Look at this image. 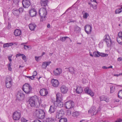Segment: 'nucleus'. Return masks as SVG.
<instances>
[{
    "mask_svg": "<svg viewBox=\"0 0 122 122\" xmlns=\"http://www.w3.org/2000/svg\"><path fill=\"white\" fill-rule=\"evenodd\" d=\"M29 102L31 106L39 107L40 106L38 98L36 96L31 97L29 100Z\"/></svg>",
    "mask_w": 122,
    "mask_h": 122,
    "instance_id": "f257e3e1",
    "label": "nucleus"
},
{
    "mask_svg": "<svg viewBox=\"0 0 122 122\" xmlns=\"http://www.w3.org/2000/svg\"><path fill=\"white\" fill-rule=\"evenodd\" d=\"M34 114L36 117L41 119H43L45 116V113L44 110L41 109H36Z\"/></svg>",
    "mask_w": 122,
    "mask_h": 122,
    "instance_id": "f03ea898",
    "label": "nucleus"
},
{
    "mask_svg": "<svg viewBox=\"0 0 122 122\" xmlns=\"http://www.w3.org/2000/svg\"><path fill=\"white\" fill-rule=\"evenodd\" d=\"M32 87L28 83L25 84L22 87V90L27 94L32 93Z\"/></svg>",
    "mask_w": 122,
    "mask_h": 122,
    "instance_id": "7ed1b4c3",
    "label": "nucleus"
},
{
    "mask_svg": "<svg viewBox=\"0 0 122 122\" xmlns=\"http://www.w3.org/2000/svg\"><path fill=\"white\" fill-rule=\"evenodd\" d=\"M39 14L41 17V20L42 21L44 20L47 14V12L46 8H41L39 11Z\"/></svg>",
    "mask_w": 122,
    "mask_h": 122,
    "instance_id": "20e7f679",
    "label": "nucleus"
},
{
    "mask_svg": "<svg viewBox=\"0 0 122 122\" xmlns=\"http://www.w3.org/2000/svg\"><path fill=\"white\" fill-rule=\"evenodd\" d=\"M13 80L12 78L10 76H7L6 78L5 81V85L7 88H10L12 86L13 84Z\"/></svg>",
    "mask_w": 122,
    "mask_h": 122,
    "instance_id": "39448f33",
    "label": "nucleus"
},
{
    "mask_svg": "<svg viewBox=\"0 0 122 122\" xmlns=\"http://www.w3.org/2000/svg\"><path fill=\"white\" fill-rule=\"evenodd\" d=\"M21 111L17 110L14 112L13 114V118L15 120H18L20 118Z\"/></svg>",
    "mask_w": 122,
    "mask_h": 122,
    "instance_id": "423d86ee",
    "label": "nucleus"
},
{
    "mask_svg": "<svg viewBox=\"0 0 122 122\" xmlns=\"http://www.w3.org/2000/svg\"><path fill=\"white\" fill-rule=\"evenodd\" d=\"M66 108L68 109L73 108L74 106V102L71 101H69L66 102L65 104Z\"/></svg>",
    "mask_w": 122,
    "mask_h": 122,
    "instance_id": "0eeeda50",
    "label": "nucleus"
},
{
    "mask_svg": "<svg viewBox=\"0 0 122 122\" xmlns=\"http://www.w3.org/2000/svg\"><path fill=\"white\" fill-rule=\"evenodd\" d=\"M104 41H106L108 46H110L111 44V41L109 36L106 35L104 36Z\"/></svg>",
    "mask_w": 122,
    "mask_h": 122,
    "instance_id": "6e6552de",
    "label": "nucleus"
},
{
    "mask_svg": "<svg viewBox=\"0 0 122 122\" xmlns=\"http://www.w3.org/2000/svg\"><path fill=\"white\" fill-rule=\"evenodd\" d=\"M22 4L23 7L25 8H28L30 5V2L29 0H23Z\"/></svg>",
    "mask_w": 122,
    "mask_h": 122,
    "instance_id": "1a4fd4ad",
    "label": "nucleus"
},
{
    "mask_svg": "<svg viewBox=\"0 0 122 122\" xmlns=\"http://www.w3.org/2000/svg\"><path fill=\"white\" fill-rule=\"evenodd\" d=\"M64 112L62 110H61L58 112L56 114V119H59L61 117L64 115Z\"/></svg>",
    "mask_w": 122,
    "mask_h": 122,
    "instance_id": "9d476101",
    "label": "nucleus"
},
{
    "mask_svg": "<svg viewBox=\"0 0 122 122\" xmlns=\"http://www.w3.org/2000/svg\"><path fill=\"white\" fill-rule=\"evenodd\" d=\"M84 91L85 93L90 95L92 97H93L94 96V93L88 87L86 88L85 89Z\"/></svg>",
    "mask_w": 122,
    "mask_h": 122,
    "instance_id": "9b49d317",
    "label": "nucleus"
},
{
    "mask_svg": "<svg viewBox=\"0 0 122 122\" xmlns=\"http://www.w3.org/2000/svg\"><path fill=\"white\" fill-rule=\"evenodd\" d=\"M92 26L89 25H87L85 26V30L86 32L88 34L91 33L92 31Z\"/></svg>",
    "mask_w": 122,
    "mask_h": 122,
    "instance_id": "f8f14e48",
    "label": "nucleus"
},
{
    "mask_svg": "<svg viewBox=\"0 0 122 122\" xmlns=\"http://www.w3.org/2000/svg\"><path fill=\"white\" fill-rule=\"evenodd\" d=\"M60 89L61 92L63 94L66 93L68 90V87L64 85L61 86Z\"/></svg>",
    "mask_w": 122,
    "mask_h": 122,
    "instance_id": "ddd939ff",
    "label": "nucleus"
},
{
    "mask_svg": "<svg viewBox=\"0 0 122 122\" xmlns=\"http://www.w3.org/2000/svg\"><path fill=\"white\" fill-rule=\"evenodd\" d=\"M96 107H92L88 111V113L91 114L92 115H93L95 114L98 112L97 111L96 112Z\"/></svg>",
    "mask_w": 122,
    "mask_h": 122,
    "instance_id": "4468645a",
    "label": "nucleus"
},
{
    "mask_svg": "<svg viewBox=\"0 0 122 122\" xmlns=\"http://www.w3.org/2000/svg\"><path fill=\"white\" fill-rule=\"evenodd\" d=\"M40 93L41 95L43 96H45L48 94V92L46 89L43 88L40 90Z\"/></svg>",
    "mask_w": 122,
    "mask_h": 122,
    "instance_id": "2eb2a0df",
    "label": "nucleus"
},
{
    "mask_svg": "<svg viewBox=\"0 0 122 122\" xmlns=\"http://www.w3.org/2000/svg\"><path fill=\"white\" fill-rule=\"evenodd\" d=\"M51 83L52 86L55 87H58L59 85V83L58 80L54 79L52 80Z\"/></svg>",
    "mask_w": 122,
    "mask_h": 122,
    "instance_id": "dca6fc26",
    "label": "nucleus"
},
{
    "mask_svg": "<svg viewBox=\"0 0 122 122\" xmlns=\"http://www.w3.org/2000/svg\"><path fill=\"white\" fill-rule=\"evenodd\" d=\"M48 3V0H41L40 1V4L42 7H46L47 6Z\"/></svg>",
    "mask_w": 122,
    "mask_h": 122,
    "instance_id": "f3484780",
    "label": "nucleus"
},
{
    "mask_svg": "<svg viewBox=\"0 0 122 122\" xmlns=\"http://www.w3.org/2000/svg\"><path fill=\"white\" fill-rule=\"evenodd\" d=\"M24 95L23 93L18 92L17 93V99L21 101L23 99Z\"/></svg>",
    "mask_w": 122,
    "mask_h": 122,
    "instance_id": "a211bd4d",
    "label": "nucleus"
},
{
    "mask_svg": "<svg viewBox=\"0 0 122 122\" xmlns=\"http://www.w3.org/2000/svg\"><path fill=\"white\" fill-rule=\"evenodd\" d=\"M62 72L61 69L59 68H56L54 71V73L55 76H58Z\"/></svg>",
    "mask_w": 122,
    "mask_h": 122,
    "instance_id": "6ab92c4d",
    "label": "nucleus"
},
{
    "mask_svg": "<svg viewBox=\"0 0 122 122\" xmlns=\"http://www.w3.org/2000/svg\"><path fill=\"white\" fill-rule=\"evenodd\" d=\"M51 63V62L50 61L43 62L42 65V68L43 69H46L47 66L49 65Z\"/></svg>",
    "mask_w": 122,
    "mask_h": 122,
    "instance_id": "aec40b11",
    "label": "nucleus"
},
{
    "mask_svg": "<svg viewBox=\"0 0 122 122\" xmlns=\"http://www.w3.org/2000/svg\"><path fill=\"white\" fill-rule=\"evenodd\" d=\"M55 104H54V105L50 106V109L49 110V112L50 113H53L55 111L56 109V107L55 106Z\"/></svg>",
    "mask_w": 122,
    "mask_h": 122,
    "instance_id": "412c9836",
    "label": "nucleus"
},
{
    "mask_svg": "<svg viewBox=\"0 0 122 122\" xmlns=\"http://www.w3.org/2000/svg\"><path fill=\"white\" fill-rule=\"evenodd\" d=\"M29 13L30 16L32 17L35 16L37 13L36 10L34 9L30 10L29 11Z\"/></svg>",
    "mask_w": 122,
    "mask_h": 122,
    "instance_id": "4be33fe9",
    "label": "nucleus"
},
{
    "mask_svg": "<svg viewBox=\"0 0 122 122\" xmlns=\"http://www.w3.org/2000/svg\"><path fill=\"white\" fill-rule=\"evenodd\" d=\"M14 33L15 35L16 36H19L21 34V31L20 30L16 29L15 30Z\"/></svg>",
    "mask_w": 122,
    "mask_h": 122,
    "instance_id": "5701e85b",
    "label": "nucleus"
},
{
    "mask_svg": "<svg viewBox=\"0 0 122 122\" xmlns=\"http://www.w3.org/2000/svg\"><path fill=\"white\" fill-rule=\"evenodd\" d=\"M54 104L55 106L58 107H61L63 106V104L61 101H56Z\"/></svg>",
    "mask_w": 122,
    "mask_h": 122,
    "instance_id": "b1692460",
    "label": "nucleus"
},
{
    "mask_svg": "<svg viewBox=\"0 0 122 122\" xmlns=\"http://www.w3.org/2000/svg\"><path fill=\"white\" fill-rule=\"evenodd\" d=\"M111 84H112V85H111L110 86V92L111 93H113L115 90V85H116L114 84L111 83Z\"/></svg>",
    "mask_w": 122,
    "mask_h": 122,
    "instance_id": "393cba45",
    "label": "nucleus"
},
{
    "mask_svg": "<svg viewBox=\"0 0 122 122\" xmlns=\"http://www.w3.org/2000/svg\"><path fill=\"white\" fill-rule=\"evenodd\" d=\"M56 101H59L62 100V96L61 94L57 93L56 94Z\"/></svg>",
    "mask_w": 122,
    "mask_h": 122,
    "instance_id": "a878e982",
    "label": "nucleus"
},
{
    "mask_svg": "<svg viewBox=\"0 0 122 122\" xmlns=\"http://www.w3.org/2000/svg\"><path fill=\"white\" fill-rule=\"evenodd\" d=\"M82 88L81 86H77L76 89V92L77 93H80L82 92Z\"/></svg>",
    "mask_w": 122,
    "mask_h": 122,
    "instance_id": "bb28decb",
    "label": "nucleus"
},
{
    "mask_svg": "<svg viewBox=\"0 0 122 122\" xmlns=\"http://www.w3.org/2000/svg\"><path fill=\"white\" fill-rule=\"evenodd\" d=\"M36 26V25L34 23H32L29 25L30 29L31 30H34Z\"/></svg>",
    "mask_w": 122,
    "mask_h": 122,
    "instance_id": "cd10ccee",
    "label": "nucleus"
},
{
    "mask_svg": "<svg viewBox=\"0 0 122 122\" xmlns=\"http://www.w3.org/2000/svg\"><path fill=\"white\" fill-rule=\"evenodd\" d=\"M74 32L76 33H78L80 32L81 28L78 26H74Z\"/></svg>",
    "mask_w": 122,
    "mask_h": 122,
    "instance_id": "c85d7f7f",
    "label": "nucleus"
},
{
    "mask_svg": "<svg viewBox=\"0 0 122 122\" xmlns=\"http://www.w3.org/2000/svg\"><path fill=\"white\" fill-rule=\"evenodd\" d=\"M100 99L101 101H104L107 102H109V98H107L106 97L102 96L100 97Z\"/></svg>",
    "mask_w": 122,
    "mask_h": 122,
    "instance_id": "c756f323",
    "label": "nucleus"
},
{
    "mask_svg": "<svg viewBox=\"0 0 122 122\" xmlns=\"http://www.w3.org/2000/svg\"><path fill=\"white\" fill-rule=\"evenodd\" d=\"M66 69H67L68 71H69L72 74H75V70H74V68L72 67H70L69 68H66Z\"/></svg>",
    "mask_w": 122,
    "mask_h": 122,
    "instance_id": "7c9ffc66",
    "label": "nucleus"
},
{
    "mask_svg": "<svg viewBox=\"0 0 122 122\" xmlns=\"http://www.w3.org/2000/svg\"><path fill=\"white\" fill-rule=\"evenodd\" d=\"M13 45L12 43H5L3 44V47L4 48L7 47H9L10 46H11Z\"/></svg>",
    "mask_w": 122,
    "mask_h": 122,
    "instance_id": "2f4dec72",
    "label": "nucleus"
},
{
    "mask_svg": "<svg viewBox=\"0 0 122 122\" xmlns=\"http://www.w3.org/2000/svg\"><path fill=\"white\" fill-rule=\"evenodd\" d=\"M122 11V5L121 8H118L116 9L115 11V13L116 14H118Z\"/></svg>",
    "mask_w": 122,
    "mask_h": 122,
    "instance_id": "473e14b6",
    "label": "nucleus"
},
{
    "mask_svg": "<svg viewBox=\"0 0 122 122\" xmlns=\"http://www.w3.org/2000/svg\"><path fill=\"white\" fill-rule=\"evenodd\" d=\"M67 119L65 117H63L60 119L59 121V122H67Z\"/></svg>",
    "mask_w": 122,
    "mask_h": 122,
    "instance_id": "72a5a7b5",
    "label": "nucleus"
},
{
    "mask_svg": "<svg viewBox=\"0 0 122 122\" xmlns=\"http://www.w3.org/2000/svg\"><path fill=\"white\" fill-rule=\"evenodd\" d=\"M117 41L119 44L122 45V37H117Z\"/></svg>",
    "mask_w": 122,
    "mask_h": 122,
    "instance_id": "f704fd0d",
    "label": "nucleus"
},
{
    "mask_svg": "<svg viewBox=\"0 0 122 122\" xmlns=\"http://www.w3.org/2000/svg\"><path fill=\"white\" fill-rule=\"evenodd\" d=\"M13 13L16 16L19 15V13L18 10H13Z\"/></svg>",
    "mask_w": 122,
    "mask_h": 122,
    "instance_id": "c9c22d12",
    "label": "nucleus"
},
{
    "mask_svg": "<svg viewBox=\"0 0 122 122\" xmlns=\"http://www.w3.org/2000/svg\"><path fill=\"white\" fill-rule=\"evenodd\" d=\"M99 52L98 51L94 52L93 53V56L96 57H99Z\"/></svg>",
    "mask_w": 122,
    "mask_h": 122,
    "instance_id": "e433bc0d",
    "label": "nucleus"
},
{
    "mask_svg": "<svg viewBox=\"0 0 122 122\" xmlns=\"http://www.w3.org/2000/svg\"><path fill=\"white\" fill-rule=\"evenodd\" d=\"M118 97L121 99H122V89L119 91L118 94Z\"/></svg>",
    "mask_w": 122,
    "mask_h": 122,
    "instance_id": "4c0bfd02",
    "label": "nucleus"
},
{
    "mask_svg": "<svg viewBox=\"0 0 122 122\" xmlns=\"http://www.w3.org/2000/svg\"><path fill=\"white\" fill-rule=\"evenodd\" d=\"M72 114L73 116L75 117H76L79 114L78 112L77 111H75L74 112H73Z\"/></svg>",
    "mask_w": 122,
    "mask_h": 122,
    "instance_id": "58836bf2",
    "label": "nucleus"
},
{
    "mask_svg": "<svg viewBox=\"0 0 122 122\" xmlns=\"http://www.w3.org/2000/svg\"><path fill=\"white\" fill-rule=\"evenodd\" d=\"M99 56H101L102 57H106L108 56V54H105V53L99 52Z\"/></svg>",
    "mask_w": 122,
    "mask_h": 122,
    "instance_id": "ea45409f",
    "label": "nucleus"
},
{
    "mask_svg": "<svg viewBox=\"0 0 122 122\" xmlns=\"http://www.w3.org/2000/svg\"><path fill=\"white\" fill-rule=\"evenodd\" d=\"M67 38H69L70 39V38H69L67 36H66L64 37H62L61 38L60 40L62 42H63L65 41V40Z\"/></svg>",
    "mask_w": 122,
    "mask_h": 122,
    "instance_id": "a19ab883",
    "label": "nucleus"
},
{
    "mask_svg": "<svg viewBox=\"0 0 122 122\" xmlns=\"http://www.w3.org/2000/svg\"><path fill=\"white\" fill-rule=\"evenodd\" d=\"M89 16V15L88 13H85L83 14V17L84 18L86 19Z\"/></svg>",
    "mask_w": 122,
    "mask_h": 122,
    "instance_id": "79ce46f5",
    "label": "nucleus"
},
{
    "mask_svg": "<svg viewBox=\"0 0 122 122\" xmlns=\"http://www.w3.org/2000/svg\"><path fill=\"white\" fill-rule=\"evenodd\" d=\"M47 121L49 122H53L54 119L52 118H47L46 119Z\"/></svg>",
    "mask_w": 122,
    "mask_h": 122,
    "instance_id": "37998d69",
    "label": "nucleus"
},
{
    "mask_svg": "<svg viewBox=\"0 0 122 122\" xmlns=\"http://www.w3.org/2000/svg\"><path fill=\"white\" fill-rule=\"evenodd\" d=\"M11 62H10L8 65V70L10 71H11L12 70V69L11 67Z\"/></svg>",
    "mask_w": 122,
    "mask_h": 122,
    "instance_id": "c03bdc74",
    "label": "nucleus"
},
{
    "mask_svg": "<svg viewBox=\"0 0 122 122\" xmlns=\"http://www.w3.org/2000/svg\"><path fill=\"white\" fill-rule=\"evenodd\" d=\"M71 111L70 109H69L67 110L66 111V114L67 115H70L71 114Z\"/></svg>",
    "mask_w": 122,
    "mask_h": 122,
    "instance_id": "a18cd8bd",
    "label": "nucleus"
},
{
    "mask_svg": "<svg viewBox=\"0 0 122 122\" xmlns=\"http://www.w3.org/2000/svg\"><path fill=\"white\" fill-rule=\"evenodd\" d=\"M21 56L23 59L26 61V56L23 54H22Z\"/></svg>",
    "mask_w": 122,
    "mask_h": 122,
    "instance_id": "49530a36",
    "label": "nucleus"
},
{
    "mask_svg": "<svg viewBox=\"0 0 122 122\" xmlns=\"http://www.w3.org/2000/svg\"><path fill=\"white\" fill-rule=\"evenodd\" d=\"M118 36L117 37H122V32H119L118 34Z\"/></svg>",
    "mask_w": 122,
    "mask_h": 122,
    "instance_id": "de8ad7c7",
    "label": "nucleus"
},
{
    "mask_svg": "<svg viewBox=\"0 0 122 122\" xmlns=\"http://www.w3.org/2000/svg\"><path fill=\"white\" fill-rule=\"evenodd\" d=\"M19 13L22 12L23 10V9L22 7L20 8L18 10Z\"/></svg>",
    "mask_w": 122,
    "mask_h": 122,
    "instance_id": "09e8293b",
    "label": "nucleus"
},
{
    "mask_svg": "<svg viewBox=\"0 0 122 122\" xmlns=\"http://www.w3.org/2000/svg\"><path fill=\"white\" fill-rule=\"evenodd\" d=\"M26 77H27V78L31 79V80L34 79L35 78L33 76H26Z\"/></svg>",
    "mask_w": 122,
    "mask_h": 122,
    "instance_id": "8fccbe9b",
    "label": "nucleus"
},
{
    "mask_svg": "<svg viewBox=\"0 0 122 122\" xmlns=\"http://www.w3.org/2000/svg\"><path fill=\"white\" fill-rule=\"evenodd\" d=\"M91 5H92V6L93 9H97V5H93L92 4H91Z\"/></svg>",
    "mask_w": 122,
    "mask_h": 122,
    "instance_id": "3c124183",
    "label": "nucleus"
},
{
    "mask_svg": "<svg viewBox=\"0 0 122 122\" xmlns=\"http://www.w3.org/2000/svg\"><path fill=\"white\" fill-rule=\"evenodd\" d=\"M6 12H5V13L4 12V17L5 19H6V18L7 16V15H6Z\"/></svg>",
    "mask_w": 122,
    "mask_h": 122,
    "instance_id": "603ef678",
    "label": "nucleus"
},
{
    "mask_svg": "<svg viewBox=\"0 0 122 122\" xmlns=\"http://www.w3.org/2000/svg\"><path fill=\"white\" fill-rule=\"evenodd\" d=\"M37 75V72L36 71H34L33 73V76H36Z\"/></svg>",
    "mask_w": 122,
    "mask_h": 122,
    "instance_id": "864d4df0",
    "label": "nucleus"
},
{
    "mask_svg": "<svg viewBox=\"0 0 122 122\" xmlns=\"http://www.w3.org/2000/svg\"><path fill=\"white\" fill-rule=\"evenodd\" d=\"M115 121L116 122H121L122 121V119H118Z\"/></svg>",
    "mask_w": 122,
    "mask_h": 122,
    "instance_id": "5fc2aeb1",
    "label": "nucleus"
},
{
    "mask_svg": "<svg viewBox=\"0 0 122 122\" xmlns=\"http://www.w3.org/2000/svg\"><path fill=\"white\" fill-rule=\"evenodd\" d=\"M22 54H20V53L16 54V57H17L19 56H22Z\"/></svg>",
    "mask_w": 122,
    "mask_h": 122,
    "instance_id": "6e6d98bb",
    "label": "nucleus"
},
{
    "mask_svg": "<svg viewBox=\"0 0 122 122\" xmlns=\"http://www.w3.org/2000/svg\"><path fill=\"white\" fill-rule=\"evenodd\" d=\"M11 57L12 56H9L8 58V59L10 62H11L12 61V60L11 59Z\"/></svg>",
    "mask_w": 122,
    "mask_h": 122,
    "instance_id": "4d7b16f0",
    "label": "nucleus"
},
{
    "mask_svg": "<svg viewBox=\"0 0 122 122\" xmlns=\"http://www.w3.org/2000/svg\"><path fill=\"white\" fill-rule=\"evenodd\" d=\"M29 48L28 46L24 45V49H26V48Z\"/></svg>",
    "mask_w": 122,
    "mask_h": 122,
    "instance_id": "13d9d810",
    "label": "nucleus"
},
{
    "mask_svg": "<svg viewBox=\"0 0 122 122\" xmlns=\"http://www.w3.org/2000/svg\"><path fill=\"white\" fill-rule=\"evenodd\" d=\"M117 60L118 61H120L122 60V58L121 57H119L118 58Z\"/></svg>",
    "mask_w": 122,
    "mask_h": 122,
    "instance_id": "bf43d9fd",
    "label": "nucleus"
},
{
    "mask_svg": "<svg viewBox=\"0 0 122 122\" xmlns=\"http://www.w3.org/2000/svg\"><path fill=\"white\" fill-rule=\"evenodd\" d=\"M39 58V57H37V56L35 57V59L37 61H38Z\"/></svg>",
    "mask_w": 122,
    "mask_h": 122,
    "instance_id": "052dcab7",
    "label": "nucleus"
},
{
    "mask_svg": "<svg viewBox=\"0 0 122 122\" xmlns=\"http://www.w3.org/2000/svg\"><path fill=\"white\" fill-rule=\"evenodd\" d=\"M89 54L90 56H91L92 57H93V55L92 54V53L91 52H89Z\"/></svg>",
    "mask_w": 122,
    "mask_h": 122,
    "instance_id": "680f3d73",
    "label": "nucleus"
},
{
    "mask_svg": "<svg viewBox=\"0 0 122 122\" xmlns=\"http://www.w3.org/2000/svg\"><path fill=\"white\" fill-rule=\"evenodd\" d=\"M91 0L92 1H93L94 2H95L96 3H97V2L96 1V0Z\"/></svg>",
    "mask_w": 122,
    "mask_h": 122,
    "instance_id": "e2e57ef3",
    "label": "nucleus"
},
{
    "mask_svg": "<svg viewBox=\"0 0 122 122\" xmlns=\"http://www.w3.org/2000/svg\"><path fill=\"white\" fill-rule=\"evenodd\" d=\"M108 67H106L105 66H103L102 67V68L103 69H107V68Z\"/></svg>",
    "mask_w": 122,
    "mask_h": 122,
    "instance_id": "0e129e2a",
    "label": "nucleus"
},
{
    "mask_svg": "<svg viewBox=\"0 0 122 122\" xmlns=\"http://www.w3.org/2000/svg\"><path fill=\"white\" fill-rule=\"evenodd\" d=\"M120 75V74H114V76L117 77Z\"/></svg>",
    "mask_w": 122,
    "mask_h": 122,
    "instance_id": "69168bd1",
    "label": "nucleus"
},
{
    "mask_svg": "<svg viewBox=\"0 0 122 122\" xmlns=\"http://www.w3.org/2000/svg\"><path fill=\"white\" fill-rule=\"evenodd\" d=\"M47 28H50V24H48L47 25Z\"/></svg>",
    "mask_w": 122,
    "mask_h": 122,
    "instance_id": "338daca9",
    "label": "nucleus"
},
{
    "mask_svg": "<svg viewBox=\"0 0 122 122\" xmlns=\"http://www.w3.org/2000/svg\"><path fill=\"white\" fill-rule=\"evenodd\" d=\"M119 101L118 100V99L114 101H115V102H119Z\"/></svg>",
    "mask_w": 122,
    "mask_h": 122,
    "instance_id": "774afa93",
    "label": "nucleus"
}]
</instances>
